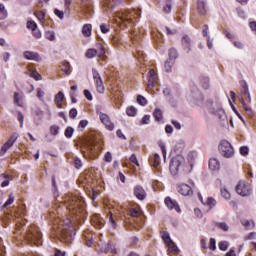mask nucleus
<instances>
[{
    "mask_svg": "<svg viewBox=\"0 0 256 256\" xmlns=\"http://www.w3.org/2000/svg\"><path fill=\"white\" fill-rule=\"evenodd\" d=\"M69 117L70 119L74 120L77 117V109L76 108H72L69 111Z\"/></svg>",
    "mask_w": 256,
    "mask_h": 256,
    "instance_id": "nucleus-58",
    "label": "nucleus"
},
{
    "mask_svg": "<svg viewBox=\"0 0 256 256\" xmlns=\"http://www.w3.org/2000/svg\"><path fill=\"white\" fill-rule=\"evenodd\" d=\"M182 46L183 49L187 50V52L191 51L190 47L192 46V40H190V37L187 35L183 36L182 38Z\"/></svg>",
    "mask_w": 256,
    "mask_h": 256,
    "instance_id": "nucleus-25",
    "label": "nucleus"
},
{
    "mask_svg": "<svg viewBox=\"0 0 256 256\" xmlns=\"http://www.w3.org/2000/svg\"><path fill=\"white\" fill-rule=\"evenodd\" d=\"M54 15H56L60 20L64 19V12L59 9H54Z\"/></svg>",
    "mask_w": 256,
    "mask_h": 256,
    "instance_id": "nucleus-53",
    "label": "nucleus"
},
{
    "mask_svg": "<svg viewBox=\"0 0 256 256\" xmlns=\"http://www.w3.org/2000/svg\"><path fill=\"white\" fill-rule=\"evenodd\" d=\"M36 91H37L36 97H38L39 101H43L44 91L41 88H37Z\"/></svg>",
    "mask_w": 256,
    "mask_h": 256,
    "instance_id": "nucleus-52",
    "label": "nucleus"
},
{
    "mask_svg": "<svg viewBox=\"0 0 256 256\" xmlns=\"http://www.w3.org/2000/svg\"><path fill=\"white\" fill-rule=\"evenodd\" d=\"M99 117H100V121L105 126L106 130L108 131L115 130V124L111 122L110 116H108L106 113L100 112Z\"/></svg>",
    "mask_w": 256,
    "mask_h": 256,
    "instance_id": "nucleus-15",
    "label": "nucleus"
},
{
    "mask_svg": "<svg viewBox=\"0 0 256 256\" xmlns=\"http://www.w3.org/2000/svg\"><path fill=\"white\" fill-rule=\"evenodd\" d=\"M151 165L154 168L159 167V165H161V156H159V154H154V156H152L151 160Z\"/></svg>",
    "mask_w": 256,
    "mask_h": 256,
    "instance_id": "nucleus-28",
    "label": "nucleus"
},
{
    "mask_svg": "<svg viewBox=\"0 0 256 256\" xmlns=\"http://www.w3.org/2000/svg\"><path fill=\"white\" fill-rule=\"evenodd\" d=\"M209 167L211 171L219 170V161L215 158H211L209 162Z\"/></svg>",
    "mask_w": 256,
    "mask_h": 256,
    "instance_id": "nucleus-31",
    "label": "nucleus"
},
{
    "mask_svg": "<svg viewBox=\"0 0 256 256\" xmlns=\"http://www.w3.org/2000/svg\"><path fill=\"white\" fill-rule=\"evenodd\" d=\"M23 57L26 60L34 61V62H40L41 58L39 57V54L37 52L32 51H24Z\"/></svg>",
    "mask_w": 256,
    "mask_h": 256,
    "instance_id": "nucleus-20",
    "label": "nucleus"
},
{
    "mask_svg": "<svg viewBox=\"0 0 256 256\" xmlns=\"http://www.w3.org/2000/svg\"><path fill=\"white\" fill-rule=\"evenodd\" d=\"M92 74H93V81L95 82V86H96V92L100 94L105 93V86H103V80L100 74L96 70H93Z\"/></svg>",
    "mask_w": 256,
    "mask_h": 256,
    "instance_id": "nucleus-13",
    "label": "nucleus"
},
{
    "mask_svg": "<svg viewBox=\"0 0 256 256\" xmlns=\"http://www.w3.org/2000/svg\"><path fill=\"white\" fill-rule=\"evenodd\" d=\"M45 37L49 41H54L56 39V37L54 36V32L53 31H47L45 33Z\"/></svg>",
    "mask_w": 256,
    "mask_h": 256,
    "instance_id": "nucleus-48",
    "label": "nucleus"
},
{
    "mask_svg": "<svg viewBox=\"0 0 256 256\" xmlns=\"http://www.w3.org/2000/svg\"><path fill=\"white\" fill-rule=\"evenodd\" d=\"M108 220L110 222L111 227H113V229H116V222H115V219L113 218V216L111 215V213L108 216Z\"/></svg>",
    "mask_w": 256,
    "mask_h": 256,
    "instance_id": "nucleus-62",
    "label": "nucleus"
},
{
    "mask_svg": "<svg viewBox=\"0 0 256 256\" xmlns=\"http://www.w3.org/2000/svg\"><path fill=\"white\" fill-rule=\"evenodd\" d=\"M26 27L28 29H30L31 31H35L36 28L38 27V25L36 24L35 21H28V22H26Z\"/></svg>",
    "mask_w": 256,
    "mask_h": 256,
    "instance_id": "nucleus-42",
    "label": "nucleus"
},
{
    "mask_svg": "<svg viewBox=\"0 0 256 256\" xmlns=\"http://www.w3.org/2000/svg\"><path fill=\"white\" fill-rule=\"evenodd\" d=\"M19 135L17 132L10 135V138L6 140L5 144L0 148V157L4 156L8 150H10L13 145L17 142Z\"/></svg>",
    "mask_w": 256,
    "mask_h": 256,
    "instance_id": "nucleus-10",
    "label": "nucleus"
},
{
    "mask_svg": "<svg viewBox=\"0 0 256 256\" xmlns=\"http://www.w3.org/2000/svg\"><path fill=\"white\" fill-rule=\"evenodd\" d=\"M17 118H18V121L20 122V128H23V121L25 120V116H23V113L18 112Z\"/></svg>",
    "mask_w": 256,
    "mask_h": 256,
    "instance_id": "nucleus-59",
    "label": "nucleus"
},
{
    "mask_svg": "<svg viewBox=\"0 0 256 256\" xmlns=\"http://www.w3.org/2000/svg\"><path fill=\"white\" fill-rule=\"evenodd\" d=\"M8 17V12L7 9L5 8V5L0 4V21L7 19Z\"/></svg>",
    "mask_w": 256,
    "mask_h": 256,
    "instance_id": "nucleus-32",
    "label": "nucleus"
},
{
    "mask_svg": "<svg viewBox=\"0 0 256 256\" xmlns=\"http://www.w3.org/2000/svg\"><path fill=\"white\" fill-rule=\"evenodd\" d=\"M177 50L172 48V49H169V60L167 61H174L175 59H177Z\"/></svg>",
    "mask_w": 256,
    "mask_h": 256,
    "instance_id": "nucleus-39",
    "label": "nucleus"
},
{
    "mask_svg": "<svg viewBox=\"0 0 256 256\" xmlns=\"http://www.w3.org/2000/svg\"><path fill=\"white\" fill-rule=\"evenodd\" d=\"M249 27H250V30H252V32L256 33V22L255 21L250 22Z\"/></svg>",
    "mask_w": 256,
    "mask_h": 256,
    "instance_id": "nucleus-64",
    "label": "nucleus"
},
{
    "mask_svg": "<svg viewBox=\"0 0 256 256\" xmlns=\"http://www.w3.org/2000/svg\"><path fill=\"white\" fill-rule=\"evenodd\" d=\"M152 116L156 119L157 122L162 121V110L160 108H156L152 113Z\"/></svg>",
    "mask_w": 256,
    "mask_h": 256,
    "instance_id": "nucleus-33",
    "label": "nucleus"
},
{
    "mask_svg": "<svg viewBox=\"0 0 256 256\" xmlns=\"http://www.w3.org/2000/svg\"><path fill=\"white\" fill-rule=\"evenodd\" d=\"M102 150V134L96 130L90 131L82 143L83 157L90 160H95L97 159L98 155H100Z\"/></svg>",
    "mask_w": 256,
    "mask_h": 256,
    "instance_id": "nucleus-1",
    "label": "nucleus"
},
{
    "mask_svg": "<svg viewBox=\"0 0 256 256\" xmlns=\"http://www.w3.org/2000/svg\"><path fill=\"white\" fill-rule=\"evenodd\" d=\"M126 115H128L129 117L136 116V108H134L133 106H129L128 108H126Z\"/></svg>",
    "mask_w": 256,
    "mask_h": 256,
    "instance_id": "nucleus-41",
    "label": "nucleus"
},
{
    "mask_svg": "<svg viewBox=\"0 0 256 256\" xmlns=\"http://www.w3.org/2000/svg\"><path fill=\"white\" fill-rule=\"evenodd\" d=\"M34 16L38 19L39 22H43L46 16V13H44L43 11H35Z\"/></svg>",
    "mask_w": 256,
    "mask_h": 256,
    "instance_id": "nucleus-38",
    "label": "nucleus"
},
{
    "mask_svg": "<svg viewBox=\"0 0 256 256\" xmlns=\"http://www.w3.org/2000/svg\"><path fill=\"white\" fill-rule=\"evenodd\" d=\"M132 194L139 201H144L146 200V197H147L146 190H144L143 186L141 185L134 186V188L132 189Z\"/></svg>",
    "mask_w": 256,
    "mask_h": 256,
    "instance_id": "nucleus-14",
    "label": "nucleus"
},
{
    "mask_svg": "<svg viewBox=\"0 0 256 256\" xmlns=\"http://www.w3.org/2000/svg\"><path fill=\"white\" fill-rule=\"evenodd\" d=\"M207 248L210 249L211 251L216 250V240H215V238L210 239V245Z\"/></svg>",
    "mask_w": 256,
    "mask_h": 256,
    "instance_id": "nucleus-57",
    "label": "nucleus"
},
{
    "mask_svg": "<svg viewBox=\"0 0 256 256\" xmlns=\"http://www.w3.org/2000/svg\"><path fill=\"white\" fill-rule=\"evenodd\" d=\"M92 225L97 230H100L105 225V220L99 214H94L92 216Z\"/></svg>",
    "mask_w": 256,
    "mask_h": 256,
    "instance_id": "nucleus-19",
    "label": "nucleus"
},
{
    "mask_svg": "<svg viewBox=\"0 0 256 256\" xmlns=\"http://www.w3.org/2000/svg\"><path fill=\"white\" fill-rule=\"evenodd\" d=\"M159 82V79L157 77L156 71L151 69L147 73V89L152 90L154 87H156L157 83Z\"/></svg>",
    "mask_w": 256,
    "mask_h": 256,
    "instance_id": "nucleus-12",
    "label": "nucleus"
},
{
    "mask_svg": "<svg viewBox=\"0 0 256 256\" xmlns=\"http://www.w3.org/2000/svg\"><path fill=\"white\" fill-rule=\"evenodd\" d=\"M82 34L83 37H90L92 36V25L91 24H85L82 27Z\"/></svg>",
    "mask_w": 256,
    "mask_h": 256,
    "instance_id": "nucleus-27",
    "label": "nucleus"
},
{
    "mask_svg": "<svg viewBox=\"0 0 256 256\" xmlns=\"http://www.w3.org/2000/svg\"><path fill=\"white\" fill-rule=\"evenodd\" d=\"M29 76L36 81H41V79H42L41 74H39L37 71L31 72V74Z\"/></svg>",
    "mask_w": 256,
    "mask_h": 256,
    "instance_id": "nucleus-47",
    "label": "nucleus"
},
{
    "mask_svg": "<svg viewBox=\"0 0 256 256\" xmlns=\"http://www.w3.org/2000/svg\"><path fill=\"white\" fill-rule=\"evenodd\" d=\"M99 47H100V51H97L96 49H93V48L88 49L87 52H85V58L93 59L97 57V55L99 56L105 55V47H103L102 44H100Z\"/></svg>",
    "mask_w": 256,
    "mask_h": 256,
    "instance_id": "nucleus-16",
    "label": "nucleus"
},
{
    "mask_svg": "<svg viewBox=\"0 0 256 256\" xmlns=\"http://www.w3.org/2000/svg\"><path fill=\"white\" fill-rule=\"evenodd\" d=\"M239 153H241V156H247L249 155V148L247 146H241Z\"/></svg>",
    "mask_w": 256,
    "mask_h": 256,
    "instance_id": "nucleus-46",
    "label": "nucleus"
},
{
    "mask_svg": "<svg viewBox=\"0 0 256 256\" xmlns=\"http://www.w3.org/2000/svg\"><path fill=\"white\" fill-rule=\"evenodd\" d=\"M219 250L226 251L228 250V242H219L218 244Z\"/></svg>",
    "mask_w": 256,
    "mask_h": 256,
    "instance_id": "nucleus-54",
    "label": "nucleus"
},
{
    "mask_svg": "<svg viewBox=\"0 0 256 256\" xmlns=\"http://www.w3.org/2000/svg\"><path fill=\"white\" fill-rule=\"evenodd\" d=\"M111 43L113 44V46L119 47L121 45V39L119 36H113V38L111 39Z\"/></svg>",
    "mask_w": 256,
    "mask_h": 256,
    "instance_id": "nucleus-44",
    "label": "nucleus"
},
{
    "mask_svg": "<svg viewBox=\"0 0 256 256\" xmlns=\"http://www.w3.org/2000/svg\"><path fill=\"white\" fill-rule=\"evenodd\" d=\"M218 150L219 153H221V156H223L226 159H229L234 155L233 146L226 140H223L219 143Z\"/></svg>",
    "mask_w": 256,
    "mask_h": 256,
    "instance_id": "nucleus-8",
    "label": "nucleus"
},
{
    "mask_svg": "<svg viewBox=\"0 0 256 256\" xmlns=\"http://www.w3.org/2000/svg\"><path fill=\"white\" fill-rule=\"evenodd\" d=\"M221 196H223V198L226 200H229L231 198V194H229V191L227 189H221Z\"/></svg>",
    "mask_w": 256,
    "mask_h": 256,
    "instance_id": "nucleus-50",
    "label": "nucleus"
},
{
    "mask_svg": "<svg viewBox=\"0 0 256 256\" xmlns=\"http://www.w3.org/2000/svg\"><path fill=\"white\" fill-rule=\"evenodd\" d=\"M100 30L102 31L103 34H106L110 32V27L108 25L102 24L100 25Z\"/></svg>",
    "mask_w": 256,
    "mask_h": 256,
    "instance_id": "nucleus-60",
    "label": "nucleus"
},
{
    "mask_svg": "<svg viewBox=\"0 0 256 256\" xmlns=\"http://www.w3.org/2000/svg\"><path fill=\"white\" fill-rule=\"evenodd\" d=\"M64 98V93L61 91L54 96V103L56 104L57 109H62V101H64Z\"/></svg>",
    "mask_w": 256,
    "mask_h": 256,
    "instance_id": "nucleus-23",
    "label": "nucleus"
},
{
    "mask_svg": "<svg viewBox=\"0 0 256 256\" xmlns=\"http://www.w3.org/2000/svg\"><path fill=\"white\" fill-rule=\"evenodd\" d=\"M252 189L251 185H249L246 181H239L236 185V193L241 197H249L251 195Z\"/></svg>",
    "mask_w": 256,
    "mask_h": 256,
    "instance_id": "nucleus-9",
    "label": "nucleus"
},
{
    "mask_svg": "<svg viewBox=\"0 0 256 256\" xmlns=\"http://www.w3.org/2000/svg\"><path fill=\"white\" fill-rule=\"evenodd\" d=\"M73 134H74V128L72 127L65 128V131H64L65 138L71 139Z\"/></svg>",
    "mask_w": 256,
    "mask_h": 256,
    "instance_id": "nucleus-37",
    "label": "nucleus"
},
{
    "mask_svg": "<svg viewBox=\"0 0 256 256\" xmlns=\"http://www.w3.org/2000/svg\"><path fill=\"white\" fill-rule=\"evenodd\" d=\"M151 122V115H144L142 117V125H149Z\"/></svg>",
    "mask_w": 256,
    "mask_h": 256,
    "instance_id": "nucleus-51",
    "label": "nucleus"
},
{
    "mask_svg": "<svg viewBox=\"0 0 256 256\" xmlns=\"http://www.w3.org/2000/svg\"><path fill=\"white\" fill-rule=\"evenodd\" d=\"M218 228L223 230V231H228L229 230L228 224H226L224 222L218 223Z\"/></svg>",
    "mask_w": 256,
    "mask_h": 256,
    "instance_id": "nucleus-61",
    "label": "nucleus"
},
{
    "mask_svg": "<svg viewBox=\"0 0 256 256\" xmlns=\"http://www.w3.org/2000/svg\"><path fill=\"white\" fill-rule=\"evenodd\" d=\"M134 57H136V59H138L139 62H143V60H144L143 51L138 50V52L136 54H134Z\"/></svg>",
    "mask_w": 256,
    "mask_h": 256,
    "instance_id": "nucleus-55",
    "label": "nucleus"
},
{
    "mask_svg": "<svg viewBox=\"0 0 256 256\" xmlns=\"http://www.w3.org/2000/svg\"><path fill=\"white\" fill-rule=\"evenodd\" d=\"M164 204H165V206H167V208L170 211L175 210V212H177V213L181 212L179 203H177V201L173 200L170 196L165 197Z\"/></svg>",
    "mask_w": 256,
    "mask_h": 256,
    "instance_id": "nucleus-17",
    "label": "nucleus"
},
{
    "mask_svg": "<svg viewBox=\"0 0 256 256\" xmlns=\"http://www.w3.org/2000/svg\"><path fill=\"white\" fill-rule=\"evenodd\" d=\"M137 102L141 106L147 105V99L145 97H143L142 95H138Z\"/></svg>",
    "mask_w": 256,
    "mask_h": 256,
    "instance_id": "nucleus-45",
    "label": "nucleus"
},
{
    "mask_svg": "<svg viewBox=\"0 0 256 256\" xmlns=\"http://www.w3.org/2000/svg\"><path fill=\"white\" fill-rule=\"evenodd\" d=\"M196 9L198 10V13H200L201 16L206 15V6L204 1L198 0Z\"/></svg>",
    "mask_w": 256,
    "mask_h": 256,
    "instance_id": "nucleus-26",
    "label": "nucleus"
},
{
    "mask_svg": "<svg viewBox=\"0 0 256 256\" xmlns=\"http://www.w3.org/2000/svg\"><path fill=\"white\" fill-rule=\"evenodd\" d=\"M143 215V211L139 204H131L128 208V216L131 217L132 222H136V220Z\"/></svg>",
    "mask_w": 256,
    "mask_h": 256,
    "instance_id": "nucleus-11",
    "label": "nucleus"
},
{
    "mask_svg": "<svg viewBox=\"0 0 256 256\" xmlns=\"http://www.w3.org/2000/svg\"><path fill=\"white\" fill-rule=\"evenodd\" d=\"M65 208L69 210L72 218L80 220L84 217V200L78 194H69L64 198Z\"/></svg>",
    "mask_w": 256,
    "mask_h": 256,
    "instance_id": "nucleus-2",
    "label": "nucleus"
},
{
    "mask_svg": "<svg viewBox=\"0 0 256 256\" xmlns=\"http://www.w3.org/2000/svg\"><path fill=\"white\" fill-rule=\"evenodd\" d=\"M201 87H203V89H205V90L210 89V78L203 77L201 79Z\"/></svg>",
    "mask_w": 256,
    "mask_h": 256,
    "instance_id": "nucleus-34",
    "label": "nucleus"
},
{
    "mask_svg": "<svg viewBox=\"0 0 256 256\" xmlns=\"http://www.w3.org/2000/svg\"><path fill=\"white\" fill-rule=\"evenodd\" d=\"M60 71L64 72L66 76H70L72 73L71 64L68 61H62L60 63Z\"/></svg>",
    "mask_w": 256,
    "mask_h": 256,
    "instance_id": "nucleus-21",
    "label": "nucleus"
},
{
    "mask_svg": "<svg viewBox=\"0 0 256 256\" xmlns=\"http://www.w3.org/2000/svg\"><path fill=\"white\" fill-rule=\"evenodd\" d=\"M201 204L210 207V209L215 208L216 206V200L212 197H208L206 201H203V197L200 196Z\"/></svg>",
    "mask_w": 256,
    "mask_h": 256,
    "instance_id": "nucleus-24",
    "label": "nucleus"
},
{
    "mask_svg": "<svg viewBox=\"0 0 256 256\" xmlns=\"http://www.w3.org/2000/svg\"><path fill=\"white\" fill-rule=\"evenodd\" d=\"M59 126L54 124L49 128V132L51 133L52 136H56L57 134H59Z\"/></svg>",
    "mask_w": 256,
    "mask_h": 256,
    "instance_id": "nucleus-40",
    "label": "nucleus"
},
{
    "mask_svg": "<svg viewBox=\"0 0 256 256\" xmlns=\"http://www.w3.org/2000/svg\"><path fill=\"white\" fill-rule=\"evenodd\" d=\"M15 202V196L10 193L8 194V200H6V202L2 205V207L0 208L1 210L6 209L8 206L12 205Z\"/></svg>",
    "mask_w": 256,
    "mask_h": 256,
    "instance_id": "nucleus-30",
    "label": "nucleus"
},
{
    "mask_svg": "<svg viewBox=\"0 0 256 256\" xmlns=\"http://www.w3.org/2000/svg\"><path fill=\"white\" fill-rule=\"evenodd\" d=\"M74 228L72 227V220L67 218V220L62 221L57 226L56 237L60 242L65 244H71L74 240Z\"/></svg>",
    "mask_w": 256,
    "mask_h": 256,
    "instance_id": "nucleus-3",
    "label": "nucleus"
},
{
    "mask_svg": "<svg viewBox=\"0 0 256 256\" xmlns=\"http://www.w3.org/2000/svg\"><path fill=\"white\" fill-rule=\"evenodd\" d=\"M13 100L18 107H23V102L21 101L20 93L15 92Z\"/></svg>",
    "mask_w": 256,
    "mask_h": 256,
    "instance_id": "nucleus-35",
    "label": "nucleus"
},
{
    "mask_svg": "<svg viewBox=\"0 0 256 256\" xmlns=\"http://www.w3.org/2000/svg\"><path fill=\"white\" fill-rule=\"evenodd\" d=\"M54 256H66V252H62L61 250L56 249L54 251Z\"/></svg>",
    "mask_w": 256,
    "mask_h": 256,
    "instance_id": "nucleus-63",
    "label": "nucleus"
},
{
    "mask_svg": "<svg viewBox=\"0 0 256 256\" xmlns=\"http://www.w3.org/2000/svg\"><path fill=\"white\" fill-rule=\"evenodd\" d=\"M24 240H26L29 245H41V232L39 231L38 226H29L28 232L24 235Z\"/></svg>",
    "mask_w": 256,
    "mask_h": 256,
    "instance_id": "nucleus-6",
    "label": "nucleus"
},
{
    "mask_svg": "<svg viewBox=\"0 0 256 256\" xmlns=\"http://www.w3.org/2000/svg\"><path fill=\"white\" fill-rule=\"evenodd\" d=\"M177 191L179 194L187 197V196H192L193 195V189L191 186H188L187 184H180L177 187Z\"/></svg>",
    "mask_w": 256,
    "mask_h": 256,
    "instance_id": "nucleus-18",
    "label": "nucleus"
},
{
    "mask_svg": "<svg viewBox=\"0 0 256 256\" xmlns=\"http://www.w3.org/2000/svg\"><path fill=\"white\" fill-rule=\"evenodd\" d=\"M173 65H174V60H166L164 62L165 72L169 73L171 71Z\"/></svg>",
    "mask_w": 256,
    "mask_h": 256,
    "instance_id": "nucleus-36",
    "label": "nucleus"
},
{
    "mask_svg": "<svg viewBox=\"0 0 256 256\" xmlns=\"http://www.w3.org/2000/svg\"><path fill=\"white\" fill-rule=\"evenodd\" d=\"M236 11L239 18L246 19V12L244 10H242L241 8H237Z\"/></svg>",
    "mask_w": 256,
    "mask_h": 256,
    "instance_id": "nucleus-56",
    "label": "nucleus"
},
{
    "mask_svg": "<svg viewBox=\"0 0 256 256\" xmlns=\"http://www.w3.org/2000/svg\"><path fill=\"white\" fill-rule=\"evenodd\" d=\"M74 167L75 169L79 170L82 168V160H80L78 157L74 158Z\"/></svg>",
    "mask_w": 256,
    "mask_h": 256,
    "instance_id": "nucleus-49",
    "label": "nucleus"
},
{
    "mask_svg": "<svg viewBox=\"0 0 256 256\" xmlns=\"http://www.w3.org/2000/svg\"><path fill=\"white\" fill-rule=\"evenodd\" d=\"M88 125H89V121L80 120V122L78 123V129H80V131H83Z\"/></svg>",
    "mask_w": 256,
    "mask_h": 256,
    "instance_id": "nucleus-43",
    "label": "nucleus"
},
{
    "mask_svg": "<svg viewBox=\"0 0 256 256\" xmlns=\"http://www.w3.org/2000/svg\"><path fill=\"white\" fill-rule=\"evenodd\" d=\"M160 238H162V241H164V244L174 243L172 239H170V234L167 231H160Z\"/></svg>",
    "mask_w": 256,
    "mask_h": 256,
    "instance_id": "nucleus-29",
    "label": "nucleus"
},
{
    "mask_svg": "<svg viewBox=\"0 0 256 256\" xmlns=\"http://www.w3.org/2000/svg\"><path fill=\"white\" fill-rule=\"evenodd\" d=\"M165 245H167V247H168L167 253L169 255H179V248L177 247V245H175L174 242L165 243Z\"/></svg>",
    "mask_w": 256,
    "mask_h": 256,
    "instance_id": "nucleus-22",
    "label": "nucleus"
},
{
    "mask_svg": "<svg viewBox=\"0 0 256 256\" xmlns=\"http://www.w3.org/2000/svg\"><path fill=\"white\" fill-rule=\"evenodd\" d=\"M241 94H242V96L239 97V102L242 105V109H244V111H246L247 115L252 117L254 115V112L252 111L251 107L247 106L246 101H245V100H247V102L251 103V94L249 93V88L247 87V85L242 86Z\"/></svg>",
    "mask_w": 256,
    "mask_h": 256,
    "instance_id": "nucleus-7",
    "label": "nucleus"
},
{
    "mask_svg": "<svg viewBox=\"0 0 256 256\" xmlns=\"http://www.w3.org/2000/svg\"><path fill=\"white\" fill-rule=\"evenodd\" d=\"M141 16L139 10H123L118 12V19L125 27H133Z\"/></svg>",
    "mask_w": 256,
    "mask_h": 256,
    "instance_id": "nucleus-5",
    "label": "nucleus"
},
{
    "mask_svg": "<svg viewBox=\"0 0 256 256\" xmlns=\"http://www.w3.org/2000/svg\"><path fill=\"white\" fill-rule=\"evenodd\" d=\"M193 169L192 161H185V158L182 156H175L169 165L170 174L172 176H177L179 173H190Z\"/></svg>",
    "mask_w": 256,
    "mask_h": 256,
    "instance_id": "nucleus-4",
    "label": "nucleus"
}]
</instances>
